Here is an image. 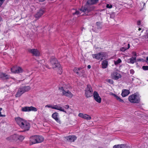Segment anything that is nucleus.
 I'll use <instances>...</instances> for the list:
<instances>
[{"label":"nucleus","mask_w":148,"mask_h":148,"mask_svg":"<svg viewBox=\"0 0 148 148\" xmlns=\"http://www.w3.org/2000/svg\"><path fill=\"white\" fill-rule=\"evenodd\" d=\"M36 138V136H33L31 138L30 141L32 144L37 143Z\"/></svg>","instance_id":"nucleus-26"},{"label":"nucleus","mask_w":148,"mask_h":148,"mask_svg":"<svg viewBox=\"0 0 148 148\" xmlns=\"http://www.w3.org/2000/svg\"><path fill=\"white\" fill-rule=\"evenodd\" d=\"M59 89L60 91L62 92V95L65 96L69 98H71L73 96V95L71 92L68 90L65 91L63 88L62 87H60Z\"/></svg>","instance_id":"nucleus-6"},{"label":"nucleus","mask_w":148,"mask_h":148,"mask_svg":"<svg viewBox=\"0 0 148 148\" xmlns=\"http://www.w3.org/2000/svg\"><path fill=\"white\" fill-rule=\"evenodd\" d=\"M130 73L131 74L133 75L134 73V71L133 69H131L130 70Z\"/></svg>","instance_id":"nucleus-39"},{"label":"nucleus","mask_w":148,"mask_h":148,"mask_svg":"<svg viewBox=\"0 0 148 148\" xmlns=\"http://www.w3.org/2000/svg\"><path fill=\"white\" fill-rule=\"evenodd\" d=\"M30 89V87L29 86H25L20 87L18 89L16 97H20L22 94L28 91Z\"/></svg>","instance_id":"nucleus-4"},{"label":"nucleus","mask_w":148,"mask_h":148,"mask_svg":"<svg viewBox=\"0 0 148 148\" xmlns=\"http://www.w3.org/2000/svg\"><path fill=\"white\" fill-rule=\"evenodd\" d=\"M84 29V27H82L81 28V30L82 31Z\"/></svg>","instance_id":"nucleus-50"},{"label":"nucleus","mask_w":148,"mask_h":148,"mask_svg":"<svg viewBox=\"0 0 148 148\" xmlns=\"http://www.w3.org/2000/svg\"><path fill=\"white\" fill-rule=\"evenodd\" d=\"M112 95H113L114 97H115V98L116 99L119 101L120 102H121V103H123L124 101L123 100L121 99L118 96H117L116 95V94H114L113 93H112Z\"/></svg>","instance_id":"nucleus-27"},{"label":"nucleus","mask_w":148,"mask_h":148,"mask_svg":"<svg viewBox=\"0 0 148 148\" xmlns=\"http://www.w3.org/2000/svg\"><path fill=\"white\" fill-rule=\"evenodd\" d=\"M92 57L94 58H95L99 60L100 59L101 60L104 57V55L103 52H100L97 53L93 54L92 55Z\"/></svg>","instance_id":"nucleus-10"},{"label":"nucleus","mask_w":148,"mask_h":148,"mask_svg":"<svg viewBox=\"0 0 148 148\" xmlns=\"http://www.w3.org/2000/svg\"><path fill=\"white\" fill-rule=\"evenodd\" d=\"M98 0H88L87 2L88 5L94 4L97 2Z\"/></svg>","instance_id":"nucleus-25"},{"label":"nucleus","mask_w":148,"mask_h":148,"mask_svg":"<svg viewBox=\"0 0 148 148\" xmlns=\"http://www.w3.org/2000/svg\"><path fill=\"white\" fill-rule=\"evenodd\" d=\"M58 109H58V110L65 112L66 113V111H65L64 110V109L63 108H62L60 106H59V108H58Z\"/></svg>","instance_id":"nucleus-31"},{"label":"nucleus","mask_w":148,"mask_h":148,"mask_svg":"<svg viewBox=\"0 0 148 148\" xmlns=\"http://www.w3.org/2000/svg\"><path fill=\"white\" fill-rule=\"evenodd\" d=\"M4 1L3 0H0V7H1V6L2 4Z\"/></svg>","instance_id":"nucleus-44"},{"label":"nucleus","mask_w":148,"mask_h":148,"mask_svg":"<svg viewBox=\"0 0 148 148\" xmlns=\"http://www.w3.org/2000/svg\"><path fill=\"white\" fill-rule=\"evenodd\" d=\"M44 12V9H40L35 15V17L37 18H39L42 15Z\"/></svg>","instance_id":"nucleus-14"},{"label":"nucleus","mask_w":148,"mask_h":148,"mask_svg":"<svg viewBox=\"0 0 148 148\" xmlns=\"http://www.w3.org/2000/svg\"><path fill=\"white\" fill-rule=\"evenodd\" d=\"M127 49L124 47H121L120 49V50L122 51H125Z\"/></svg>","instance_id":"nucleus-36"},{"label":"nucleus","mask_w":148,"mask_h":148,"mask_svg":"<svg viewBox=\"0 0 148 148\" xmlns=\"http://www.w3.org/2000/svg\"><path fill=\"white\" fill-rule=\"evenodd\" d=\"M17 137L18 138V140L21 141H22L24 138V136L22 135H18V136H17Z\"/></svg>","instance_id":"nucleus-28"},{"label":"nucleus","mask_w":148,"mask_h":148,"mask_svg":"<svg viewBox=\"0 0 148 148\" xmlns=\"http://www.w3.org/2000/svg\"><path fill=\"white\" fill-rule=\"evenodd\" d=\"M102 67L103 69H106L108 65V62L106 60H104L102 61Z\"/></svg>","instance_id":"nucleus-23"},{"label":"nucleus","mask_w":148,"mask_h":148,"mask_svg":"<svg viewBox=\"0 0 148 148\" xmlns=\"http://www.w3.org/2000/svg\"><path fill=\"white\" fill-rule=\"evenodd\" d=\"M85 72V71L84 70L82 69L80 71H79V73L82 74V76L83 75V74Z\"/></svg>","instance_id":"nucleus-35"},{"label":"nucleus","mask_w":148,"mask_h":148,"mask_svg":"<svg viewBox=\"0 0 148 148\" xmlns=\"http://www.w3.org/2000/svg\"><path fill=\"white\" fill-rule=\"evenodd\" d=\"M128 100L131 103H138L140 102V99L138 95L134 93L129 96Z\"/></svg>","instance_id":"nucleus-5"},{"label":"nucleus","mask_w":148,"mask_h":148,"mask_svg":"<svg viewBox=\"0 0 148 148\" xmlns=\"http://www.w3.org/2000/svg\"><path fill=\"white\" fill-rule=\"evenodd\" d=\"M142 68L143 70H148V66H143L142 67Z\"/></svg>","instance_id":"nucleus-34"},{"label":"nucleus","mask_w":148,"mask_h":148,"mask_svg":"<svg viewBox=\"0 0 148 148\" xmlns=\"http://www.w3.org/2000/svg\"><path fill=\"white\" fill-rule=\"evenodd\" d=\"M21 110L23 112H29L33 111L36 112L37 111V109L32 106L30 107L26 106L22 108Z\"/></svg>","instance_id":"nucleus-8"},{"label":"nucleus","mask_w":148,"mask_h":148,"mask_svg":"<svg viewBox=\"0 0 148 148\" xmlns=\"http://www.w3.org/2000/svg\"><path fill=\"white\" fill-rule=\"evenodd\" d=\"M140 21H138L137 22V24L138 25H139L140 24Z\"/></svg>","instance_id":"nucleus-46"},{"label":"nucleus","mask_w":148,"mask_h":148,"mask_svg":"<svg viewBox=\"0 0 148 148\" xmlns=\"http://www.w3.org/2000/svg\"><path fill=\"white\" fill-rule=\"evenodd\" d=\"M130 91L128 90H122L121 95L123 97H125L128 95L130 93Z\"/></svg>","instance_id":"nucleus-21"},{"label":"nucleus","mask_w":148,"mask_h":148,"mask_svg":"<svg viewBox=\"0 0 148 148\" xmlns=\"http://www.w3.org/2000/svg\"><path fill=\"white\" fill-rule=\"evenodd\" d=\"M0 116L4 117L5 116V115L1 114V112H0Z\"/></svg>","instance_id":"nucleus-45"},{"label":"nucleus","mask_w":148,"mask_h":148,"mask_svg":"<svg viewBox=\"0 0 148 148\" xmlns=\"http://www.w3.org/2000/svg\"><path fill=\"white\" fill-rule=\"evenodd\" d=\"M36 136V140L37 143H41L43 140L44 138L42 136Z\"/></svg>","instance_id":"nucleus-22"},{"label":"nucleus","mask_w":148,"mask_h":148,"mask_svg":"<svg viewBox=\"0 0 148 148\" xmlns=\"http://www.w3.org/2000/svg\"><path fill=\"white\" fill-rule=\"evenodd\" d=\"M141 30V28L139 27L138 28V31H140Z\"/></svg>","instance_id":"nucleus-51"},{"label":"nucleus","mask_w":148,"mask_h":148,"mask_svg":"<svg viewBox=\"0 0 148 148\" xmlns=\"http://www.w3.org/2000/svg\"><path fill=\"white\" fill-rule=\"evenodd\" d=\"M11 70L12 73H22L23 71V69L21 68L18 67H13L11 69Z\"/></svg>","instance_id":"nucleus-11"},{"label":"nucleus","mask_w":148,"mask_h":148,"mask_svg":"<svg viewBox=\"0 0 148 148\" xmlns=\"http://www.w3.org/2000/svg\"><path fill=\"white\" fill-rule=\"evenodd\" d=\"M82 69L81 68H75L74 69L73 71L74 72L77 74V75L80 77H81L82 76V74L79 73V71H80Z\"/></svg>","instance_id":"nucleus-20"},{"label":"nucleus","mask_w":148,"mask_h":148,"mask_svg":"<svg viewBox=\"0 0 148 148\" xmlns=\"http://www.w3.org/2000/svg\"><path fill=\"white\" fill-rule=\"evenodd\" d=\"M136 60V57H132L130 58L127 61L128 63L134 64Z\"/></svg>","instance_id":"nucleus-24"},{"label":"nucleus","mask_w":148,"mask_h":148,"mask_svg":"<svg viewBox=\"0 0 148 148\" xmlns=\"http://www.w3.org/2000/svg\"><path fill=\"white\" fill-rule=\"evenodd\" d=\"M78 116L80 117L88 120H89L91 119V117L89 115L86 114L79 113L78 114Z\"/></svg>","instance_id":"nucleus-16"},{"label":"nucleus","mask_w":148,"mask_h":148,"mask_svg":"<svg viewBox=\"0 0 148 148\" xmlns=\"http://www.w3.org/2000/svg\"><path fill=\"white\" fill-rule=\"evenodd\" d=\"M130 48V45L129 44H128V47L127 48V49H128Z\"/></svg>","instance_id":"nucleus-47"},{"label":"nucleus","mask_w":148,"mask_h":148,"mask_svg":"<svg viewBox=\"0 0 148 148\" xmlns=\"http://www.w3.org/2000/svg\"><path fill=\"white\" fill-rule=\"evenodd\" d=\"M108 82L110 84H113V82L112 80L110 79H108Z\"/></svg>","instance_id":"nucleus-43"},{"label":"nucleus","mask_w":148,"mask_h":148,"mask_svg":"<svg viewBox=\"0 0 148 148\" xmlns=\"http://www.w3.org/2000/svg\"><path fill=\"white\" fill-rule=\"evenodd\" d=\"M48 66H46V67H47V68H48Z\"/></svg>","instance_id":"nucleus-53"},{"label":"nucleus","mask_w":148,"mask_h":148,"mask_svg":"<svg viewBox=\"0 0 148 148\" xmlns=\"http://www.w3.org/2000/svg\"><path fill=\"white\" fill-rule=\"evenodd\" d=\"M27 51L29 53L32 54L34 56H38L40 55V52L36 49H28Z\"/></svg>","instance_id":"nucleus-9"},{"label":"nucleus","mask_w":148,"mask_h":148,"mask_svg":"<svg viewBox=\"0 0 148 148\" xmlns=\"http://www.w3.org/2000/svg\"><path fill=\"white\" fill-rule=\"evenodd\" d=\"M58 113L57 112H55L52 115V117L58 123H61V121L58 117Z\"/></svg>","instance_id":"nucleus-17"},{"label":"nucleus","mask_w":148,"mask_h":148,"mask_svg":"<svg viewBox=\"0 0 148 148\" xmlns=\"http://www.w3.org/2000/svg\"><path fill=\"white\" fill-rule=\"evenodd\" d=\"M45 107L50 108H52V107H53L51 105H47L45 106Z\"/></svg>","instance_id":"nucleus-40"},{"label":"nucleus","mask_w":148,"mask_h":148,"mask_svg":"<svg viewBox=\"0 0 148 148\" xmlns=\"http://www.w3.org/2000/svg\"><path fill=\"white\" fill-rule=\"evenodd\" d=\"M137 61H141V59H138L137 60Z\"/></svg>","instance_id":"nucleus-49"},{"label":"nucleus","mask_w":148,"mask_h":148,"mask_svg":"<svg viewBox=\"0 0 148 148\" xmlns=\"http://www.w3.org/2000/svg\"><path fill=\"white\" fill-rule=\"evenodd\" d=\"M113 148H120V145H115L113 146Z\"/></svg>","instance_id":"nucleus-37"},{"label":"nucleus","mask_w":148,"mask_h":148,"mask_svg":"<svg viewBox=\"0 0 148 148\" xmlns=\"http://www.w3.org/2000/svg\"><path fill=\"white\" fill-rule=\"evenodd\" d=\"M0 78L5 80L10 78V76L6 73L0 72Z\"/></svg>","instance_id":"nucleus-18"},{"label":"nucleus","mask_w":148,"mask_h":148,"mask_svg":"<svg viewBox=\"0 0 148 148\" xmlns=\"http://www.w3.org/2000/svg\"><path fill=\"white\" fill-rule=\"evenodd\" d=\"M101 23L100 22H97L96 23V25L97 26V29H95V28H93L92 29V30L95 32H97L98 31V30H99L101 29Z\"/></svg>","instance_id":"nucleus-19"},{"label":"nucleus","mask_w":148,"mask_h":148,"mask_svg":"<svg viewBox=\"0 0 148 148\" xmlns=\"http://www.w3.org/2000/svg\"><path fill=\"white\" fill-rule=\"evenodd\" d=\"M64 108H65L66 109H68L69 108V106L68 105H65L64 107Z\"/></svg>","instance_id":"nucleus-42"},{"label":"nucleus","mask_w":148,"mask_h":148,"mask_svg":"<svg viewBox=\"0 0 148 148\" xmlns=\"http://www.w3.org/2000/svg\"><path fill=\"white\" fill-rule=\"evenodd\" d=\"M93 95L94 99L95 101L98 103H100L101 102V98L97 92L94 91L93 94Z\"/></svg>","instance_id":"nucleus-12"},{"label":"nucleus","mask_w":148,"mask_h":148,"mask_svg":"<svg viewBox=\"0 0 148 148\" xmlns=\"http://www.w3.org/2000/svg\"><path fill=\"white\" fill-rule=\"evenodd\" d=\"M146 60L148 61V56L146 57Z\"/></svg>","instance_id":"nucleus-52"},{"label":"nucleus","mask_w":148,"mask_h":148,"mask_svg":"<svg viewBox=\"0 0 148 148\" xmlns=\"http://www.w3.org/2000/svg\"><path fill=\"white\" fill-rule=\"evenodd\" d=\"M59 106L57 105H55L54 106H53L52 107V108L53 109H54L56 110H58V109Z\"/></svg>","instance_id":"nucleus-32"},{"label":"nucleus","mask_w":148,"mask_h":148,"mask_svg":"<svg viewBox=\"0 0 148 148\" xmlns=\"http://www.w3.org/2000/svg\"><path fill=\"white\" fill-rule=\"evenodd\" d=\"M111 76L112 78L115 80L118 79L121 77V75L120 74L116 71L113 72L111 74Z\"/></svg>","instance_id":"nucleus-13"},{"label":"nucleus","mask_w":148,"mask_h":148,"mask_svg":"<svg viewBox=\"0 0 148 148\" xmlns=\"http://www.w3.org/2000/svg\"><path fill=\"white\" fill-rule=\"evenodd\" d=\"M88 68L90 69L91 68V66L90 65H88L87 66Z\"/></svg>","instance_id":"nucleus-48"},{"label":"nucleus","mask_w":148,"mask_h":148,"mask_svg":"<svg viewBox=\"0 0 148 148\" xmlns=\"http://www.w3.org/2000/svg\"><path fill=\"white\" fill-rule=\"evenodd\" d=\"M132 54L134 56V57H136L137 56L136 55V52H132Z\"/></svg>","instance_id":"nucleus-41"},{"label":"nucleus","mask_w":148,"mask_h":148,"mask_svg":"<svg viewBox=\"0 0 148 148\" xmlns=\"http://www.w3.org/2000/svg\"><path fill=\"white\" fill-rule=\"evenodd\" d=\"M49 64L53 69L57 68L58 73L61 74L62 72V68L57 59L54 56L51 57L49 60Z\"/></svg>","instance_id":"nucleus-3"},{"label":"nucleus","mask_w":148,"mask_h":148,"mask_svg":"<svg viewBox=\"0 0 148 148\" xmlns=\"http://www.w3.org/2000/svg\"><path fill=\"white\" fill-rule=\"evenodd\" d=\"M112 7V6L111 5H109L108 4L106 5V7L108 8H111Z\"/></svg>","instance_id":"nucleus-38"},{"label":"nucleus","mask_w":148,"mask_h":148,"mask_svg":"<svg viewBox=\"0 0 148 148\" xmlns=\"http://www.w3.org/2000/svg\"><path fill=\"white\" fill-rule=\"evenodd\" d=\"M67 140H69L71 142H74L77 139V137L74 135L69 136L65 137Z\"/></svg>","instance_id":"nucleus-15"},{"label":"nucleus","mask_w":148,"mask_h":148,"mask_svg":"<svg viewBox=\"0 0 148 148\" xmlns=\"http://www.w3.org/2000/svg\"><path fill=\"white\" fill-rule=\"evenodd\" d=\"M15 120L19 126L24 130L22 132L29 130L30 125L29 123L20 117L15 118Z\"/></svg>","instance_id":"nucleus-2"},{"label":"nucleus","mask_w":148,"mask_h":148,"mask_svg":"<svg viewBox=\"0 0 148 148\" xmlns=\"http://www.w3.org/2000/svg\"><path fill=\"white\" fill-rule=\"evenodd\" d=\"M121 62V60L119 58L117 60L114 61V64L116 65H117Z\"/></svg>","instance_id":"nucleus-29"},{"label":"nucleus","mask_w":148,"mask_h":148,"mask_svg":"<svg viewBox=\"0 0 148 148\" xmlns=\"http://www.w3.org/2000/svg\"><path fill=\"white\" fill-rule=\"evenodd\" d=\"M17 136H18V135L15 134L13 136V139L16 141L18 140V138L17 137Z\"/></svg>","instance_id":"nucleus-30"},{"label":"nucleus","mask_w":148,"mask_h":148,"mask_svg":"<svg viewBox=\"0 0 148 148\" xmlns=\"http://www.w3.org/2000/svg\"><path fill=\"white\" fill-rule=\"evenodd\" d=\"M120 148H127V147L125 144L120 145Z\"/></svg>","instance_id":"nucleus-33"},{"label":"nucleus","mask_w":148,"mask_h":148,"mask_svg":"<svg viewBox=\"0 0 148 148\" xmlns=\"http://www.w3.org/2000/svg\"><path fill=\"white\" fill-rule=\"evenodd\" d=\"M93 90L91 86L88 84L87 85V87L85 89V95L86 97H89L92 96Z\"/></svg>","instance_id":"nucleus-7"},{"label":"nucleus","mask_w":148,"mask_h":148,"mask_svg":"<svg viewBox=\"0 0 148 148\" xmlns=\"http://www.w3.org/2000/svg\"><path fill=\"white\" fill-rule=\"evenodd\" d=\"M94 8L93 6L90 7L86 5L84 7L82 6L79 10L73 9L72 11H74L75 12L72 11V14L73 15H77L79 16L84 15V14L88 15V13L92 10Z\"/></svg>","instance_id":"nucleus-1"}]
</instances>
